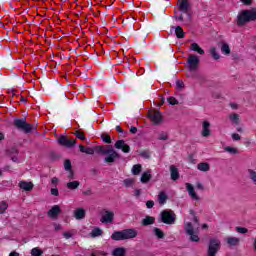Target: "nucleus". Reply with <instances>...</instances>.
Here are the masks:
<instances>
[{
  "label": "nucleus",
  "instance_id": "nucleus-55",
  "mask_svg": "<svg viewBox=\"0 0 256 256\" xmlns=\"http://www.w3.org/2000/svg\"><path fill=\"white\" fill-rule=\"evenodd\" d=\"M68 171H69L68 179H75V174L73 173V170H68Z\"/></svg>",
  "mask_w": 256,
  "mask_h": 256
},
{
  "label": "nucleus",
  "instance_id": "nucleus-32",
  "mask_svg": "<svg viewBox=\"0 0 256 256\" xmlns=\"http://www.w3.org/2000/svg\"><path fill=\"white\" fill-rule=\"evenodd\" d=\"M101 235H103L101 228H94L91 232V237H101Z\"/></svg>",
  "mask_w": 256,
  "mask_h": 256
},
{
  "label": "nucleus",
  "instance_id": "nucleus-63",
  "mask_svg": "<svg viewBox=\"0 0 256 256\" xmlns=\"http://www.w3.org/2000/svg\"><path fill=\"white\" fill-rule=\"evenodd\" d=\"M59 230H61V225H55V231H59Z\"/></svg>",
  "mask_w": 256,
  "mask_h": 256
},
{
  "label": "nucleus",
  "instance_id": "nucleus-1",
  "mask_svg": "<svg viewBox=\"0 0 256 256\" xmlns=\"http://www.w3.org/2000/svg\"><path fill=\"white\" fill-rule=\"evenodd\" d=\"M79 149L81 153H86V155H94L95 151L100 155H107L104 159L105 163H115V159H121V155L115 151L112 145L96 146L95 149H93L80 144Z\"/></svg>",
  "mask_w": 256,
  "mask_h": 256
},
{
  "label": "nucleus",
  "instance_id": "nucleus-20",
  "mask_svg": "<svg viewBox=\"0 0 256 256\" xmlns=\"http://www.w3.org/2000/svg\"><path fill=\"white\" fill-rule=\"evenodd\" d=\"M151 170H147L146 172H144L141 176V183H149L151 181Z\"/></svg>",
  "mask_w": 256,
  "mask_h": 256
},
{
  "label": "nucleus",
  "instance_id": "nucleus-28",
  "mask_svg": "<svg viewBox=\"0 0 256 256\" xmlns=\"http://www.w3.org/2000/svg\"><path fill=\"white\" fill-rule=\"evenodd\" d=\"M198 169L199 171L207 172L209 169H211V166H209V163L207 162H202L198 164Z\"/></svg>",
  "mask_w": 256,
  "mask_h": 256
},
{
  "label": "nucleus",
  "instance_id": "nucleus-8",
  "mask_svg": "<svg viewBox=\"0 0 256 256\" xmlns=\"http://www.w3.org/2000/svg\"><path fill=\"white\" fill-rule=\"evenodd\" d=\"M187 63L189 71H197V68L199 67V57L195 54H190Z\"/></svg>",
  "mask_w": 256,
  "mask_h": 256
},
{
  "label": "nucleus",
  "instance_id": "nucleus-35",
  "mask_svg": "<svg viewBox=\"0 0 256 256\" xmlns=\"http://www.w3.org/2000/svg\"><path fill=\"white\" fill-rule=\"evenodd\" d=\"M222 53L225 55H230L231 54V48H229V44L223 43L221 47Z\"/></svg>",
  "mask_w": 256,
  "mask_h": 256
},
{
  "label": "nucleus",
  "instance_id": "nucleus-46",
  "mask_svg": "<svg viewBox=\"0 0 256 256\" xmlns=\"http://www.w3.org/2000/svg\"><path fill=\"white\" fill-rule=\"evenodd\" d=\"M167 101L170 105H179V101H177L175 97H169Z\"/></svg>",
  "mask_w": 256,
  "mask_h": 256
},
{
  "label": "nucleus",
  "instance_id": "nucleus-16",
  "mask_svg": "<svg viewBox=\"0 0 256 256\" xmlns=\"http://www.w3.org/2000/svg\"><path fill=\"white\" fill-rule=\"evenodd\" d=\"M170 174L172 181H177V179H179V169H177L175 165L170 166Z\"/></svg>",
  "mask_w": 256,
  "mask_h": 256
},
{
  "label": "nucleus",
  "instance_id": "nucleus-33",
  "mask_svg": "<svg viewBox=\"0 0 256 256\" xmlns=\"http://www.w3.org/2000/svg\"><path fill=\"white\" fill-rule=\"evenodd\" d=\"M101 139L102 141H104V143H107L108 145H111L112 143L111 136L107 133L101 134Z\"/></svg>",
  "mask_w": 256,
  "mask_h": 256
},
{
  "label": "nucleus",
  "instance_id": "nucleus-39",
  "mask_svg": "<svg viewBox=\"0 0 256 256\" xmlns=\"http://www.w3.org/2000/svg\"><path fill=\"white\" fill-rule=\"evenodd\" d=\"M125 187H133L135 185V179L133 178H127L123 181Z\"/></svg>",
  "mask_w": 256,
  "mask_h": 256
},
{
  "label": "nucleus",
  "instance_id": "nucleus-52",
  "mask_svg": "<svg viewBox=\"0 0 256 256\" xmlns=\"http://www.w3.org/2000/svg\"><path fill=\"white\" fill-rule=\"evenodd\" d=\"M63 236L65 237V239H71V237H73V234L71 232H64Z\"/></svg>",
  "mask_w": 256,
  "mask_h": 256
},
{
  "label": "nucleus",
  "instance_id": "nucleus-56",
  "mask_svg": "<svg viewBox=\"0 0 256 256\" xmlns=\"http://www.w3.org/2000/svg\"><path fill=\"white\" fill-rule=\"evenodd\" d=\"M130 133H132V135H135V133H137V127L132 126V127L130 128Z\"/></svg>",
  "mask_w": 256,
  "mask_h": 256
},
{
  "label": "nucleus",
  "instance_id": "nucleus-25",
  "mask_svg": "<svg viewBox=\"0 0 256 256\" xmlns=\"http://www.w3.org/2000/svg\"><path fill=\"white\" fill-rule=\"evenodd\" d=\"M184 229L187 235H192L195 232V229L193 228V224L191 222L186 223Z\"/></svg>",
  "mask_w": 256,
  "mask_h": 256
},
{
  "label": "nucleus",
  "instance_id": "nucleus-12",
  "mask_svg": "<svg viewBox=\"0 0 256 256\" xmlns=\"http://www.w3.org/2000/svg\"><path fill=\"white\" fill-rule=\"evenodd\" d=\"M61 213V207L59 205H54L49 211H48V217L51 219H57Z\"/></svg>",
  "mask_w": 256,
  "mask_h": 256
},
{
  "label": "nucleus",
  "instance_id": "nucleus-9",
  "mask_svg": "<svg viewBox=\"0 0 256 256\" xmlns=\"http://www.w3.org/2000/svg\"><path fill=\"white\" fill-rule=\"evenodd\" d=\"M178 9L187 15L188 21H191V14L189 13V0H181Z\"/></svg>",
  "mask_w": 256,
  "mask_h": 256
},
{
  "label": "nucleus",
  "instance_id": "nucleus-60",
  "mask_svg": "<svg viewBox=\"0 0 256 256\" xmlns=\"http://www.w3.org/2000/svg\"><path fill=\"white\" fill-rule=\"evenodd\" d=\"M135 195H136V197H139L141 195V190L140 189H136L135 190Z\"/></svg>",
  "mask_w": 256,
  "mask_h": 256
},
{
  "label": "nucleus",
  "instance_id": "nucleus-54",
  "mask_svg": "<svg viewBox=\"0 0 256 256\" xmlns=\"http://www.w3.org/2000/svg\"><path fill=\"white\" fill-rule=\"evenodd\" d=\"M51 183H52V185H58V184H59V178L53 177V178L51 179Z\"/></svg>",
  "mask_w": 256,
  "mask_h": 256
},
{
  "label": "nucleus",
  "instance_id": "nucleus-59",
  "mask_svg": "<svg viewBox=\"0 0 256 256\" xmlns=\"http://www.w3.org/2000/svg\"><path fill=\"white\" fill-rule=\"evenodd\" d=\"M8 153H15L17 155V150L15 148H11L10 150H8Z\"/></svg>",
  "mask_w": 256,
  "mask_h": 256
},
{
  "label": "nucleus",
  "instance_id": "nucleus-17",
  "mask_svg": "<svg viewBox=\"0 0 256 256\" xmlns=\"http://www.w3.org/2000/svg\"><path fill=\"white\" fill-rule=\"evenodd\" d=\"M85 215H86V212H85V209L83 208H77L74 211L75 219H78V220L85 219Z\"/></svg>",
  "mask_w": 256,
  "mask_h": 256
},
{
  "label": "nucleus",
  "instance_id": "nucleus-43",
  "mask_svg": "<svg viewBox=\"0 0 256 256\" xmlns=\"http://www.w3.org/2000/svg\"><path fill=\"white\" fill-rule=\"evenodd\" d=\"M64 168L66 171H72L73 170V166L71 165V160L67 159L64 162Z\"/></svg>",
  "mask_w": 256,
  "mask_h": 256
},
{
  "label": "nucleus",
  "instance_id": "nucleus-57",
  "mask_svg": "<svg viewBox=\"0 0 256 256\" xmlns=\"http://www.w3.org/2000/svg\"><path fill=\"white\" fill-rule=\"evenodd\" d=\"M244 5H251L252 1L251 0H241Z\"/></svg>",
  "mask_w": 256,
  "mask_h": 256
},
{
  "label": "nucleus",
  "instance_id": "nucleus-4",
  "mask_svg": "<svg viewBox=\"0 0 256 256\" xmlns=\"http://www.w3.org/2000/svg\"><path fill=\"white\" fill-rule=\"evenodd\" d=\"M221 249V241L217 238H211L208 243L207 256H216Z\"/></svg>",
  "mask_w": 256,
  "mask_h": 256
},
{
  "label": "nucleus",
  "instance_id": "nucleus-42",
  "mask_svg": "<svg viewBox=\"0 0 256 256\" xmlns=\"http://www.w3.org/2000/svg\"><path fill=\"white\" fill-rule=\"evenodd\" d=\"M229 119L236 123V125H239V114H230Z\"/></svg>",
  "mask_w": 256,
  "mask_h": 256
},
{
  "label": "nucleus",
  "instance_id": "nucleus-45",
  "mask_svg": "<svg viewBox=\"0 0 256 256\" xmlns=\"http://www.w3.org/2000/svg\"><path fill=\"white\" fill-rule=\"evenodd\" d=\"M158 139L159 141H167V139H169V134H167V132H162L159 134Z\"/></svg>",
  "mask_w": 256,
  "mask_h": 256
},
{
  "label": "nucleus",
  "instance_id": "nucleus-14",
  "mask_svg": "<svg viewBox=\"0 0 256 256\" xmlns=\"http://www.w3.org/2000/svg\"><path fill=\"white\" fill-rule=\"evenodd\" d=\"M186 189L190 197H192V199L199 201V196H197V193L195 192V188L193 187V185H191L190 183H186Z\"/></svg>",
  "mask_w": 256,
  "mask_h": 256
},
{
  "label": "nucleus",
  "instance_id": "nucleus-48",
  "mask_svg": "<svg viewBox=\"0 0 256 256\" xmlns=\"http://www.w3.org/2000/svg\"><path fill=\"white\" fill-rule=\"evenodd\" d=\"M154 206H155V202L153 200H148L146 202L147 209H153Z\"/></svg>",
  "mask_w": 256,
  "mask_h": 256
},
{
  "label": "nucleus",
  "instance_id": "nucleus-26",
  "mask_svg": "<svg viewBox=\"0 0 256 256\" xmlns=\"http://www.w3.org/2000/svg\"><path fill=\"white\" fill-rule=\"evenodd\" d=\"M20 131H24L25 133H31L33 131V124L24 123V125L20 128Z\"/></svg>",
  "mask_w": 256,
  "mask_h": 256
},
{
  "label": "nucleus",
  "instance_id": "nucleus-50",
  "mask_svg": "<svg viewBox=\"0 0 256 256\" xmlns=\"http://www.w3.org/2000/svg\"><path fill=\"white\" fill-rule=\"evenodd\" d=\"M50 191H51V195H54V197H59V189L52 188Z\"/></svg>",
  "mask_w": 256,
  "mask_h": 256
},
{
  "label": "nucleus",
  "instance_id": "nucleus-6",
  "mask_svg": "<svg viewBox=\"0 0 256 256\" xmlns=\"http://www.w3.org/2000/svg\"><path fill=\"white\" fill-rule=\"evenodd\" d=\"M148 117L154 125H159L163 122V115L157 110H149Z\"/></svg>",
  "mask_w": 256,
  "mask_h": 256
},
{
  "label": "nucleus",
  "instance_id": "nucleus-7",
  "mask_svg": "<svg viewBox=\"0 0 256 256\" xmlns=\"http://www.w3.org/2000/svg\"><path fill=\"white\" fill-rule=\"evenodd\" d=\"M59 145H62V147H67L68 149H71V147H75L77 144V140L71 139L67 136H60L58 138Z\"/></svg>",
  "mask_w": 256,
  "mask_h": 256
},
{
  "label": "nucleus",
  "instance_id": "nucleus-29",
  "mask_svg": "<svg viewBox=\"0 0 256 256\" xmlns=\"http://www.w3.org/2000/svg\"><path fill=\"white\" fill-rule=\"evenodd\" d=\"M153 233L158 239H163L165 237V233L160 228H154Z\"/></svg>",
  "mask_w": 256,
  "mask_h": 256
},
{
  "label": "nucleus",
  "instance_id": "nucleus-61",
  "mask_svg": "<svg viewBox=\"0 0 256 256\" xmlns=\"http://www.w3.org/2000/svg\"><path fill=\"white\" fill-rule=\"evenodd\" d=\"M197 189H200L201 191H203V189H204L203 184L198 183L197 184Z\"/></svg>",
  "mask_w": 256,
  "mask_h": 256
},
{
  "label": "nucleus",
  "instance_id": "nucleus-27",
  "mask_svg": "<svg viewBox=\"0 0 256 256\" xmlns=\"http://www.w3.org/2000/svg\"><path fill=\"white\" fill-rule=\"evenodd\" d=\"M26 122H27V119H25V118H22V119H15V120H14V126H15L17 129H20L22 126L25 125Z\"/></svg>",
  "mask_w": 256,
  "mask_h": 256
},
{
  "label": "nucleus",
  "instance_id": "nucleus-18",
  "mask_svg": "<svg viewBox=\"0 0 256 256\" xmlns=\"http://www.w3.org/2000/svg\"><path fill=\"white\" fill-rule=\"evenodd\" d=\"M190 49H191V51H195L199 55H205V50H203V48H200L199 44H197V43H192L190 45Z\"/></svg>",
  "mask_w": 256,
  "mask_h": 256
},
{
  "label": "nucleus",
  "instance_id": "nucleus-19",
  "mask_svg": "<svg viewBox=\"0 0 256 256\" xmlns=\"http://www.w3.org/2000/svg\"><path fill=\"white\" fill-rule=\"evenodd\" d=\"M167 199H169V196L164 191H161L158 195V203L160 205H165L167 203Z\"/></svg>",
  "mask_w": 256,
  "mask_h": 256
},
{
  "label": "nucleus",
  "instance_id": "nucleus-36",
  "mask_svg": "<svg viewBox=\"0 0 256 256\" xmlns=\"http://www.w3.org/2000/svg\"><path fill=\"white\" fill-rule=\"evenodd\" d=\"M190 236V241L192 243H199L201 241V238H199V235H197L195 232H192V234H188Z\"/></svg>",
  "mask_w": 256,
  "mask_h": 256
},
{
  "label": "nucleus",
  "instance_id": "nucleus-62",
  "mask_svg": "<svg viewBox=\"0 0 256 256\" xmlns=\"http://www.w3.org/2000/svg\"><path fill=\"white\" fill-rule=\"evenodd\" d=\"M9 256H19V253L13 251V252H11V253L9 254Z\"/></svg>",
  "mask_w": 256,
  "mask_h": 256
},
{
  "label": "nucleus",
  "instance_id": "nucleus-11",
  "mask_svg": "<svg viewBox=\"0 0 256 256\" xmlns=\"http://www.w3.org/2000/svg\"><path fill=\"white\" fill-rule=\"evenodd\" d=\"M115 149H121L123 153H129L131 147L128 144H125V140H118L114 145Z\"/></svg>",
  "mask_w": 256,
  "mask_h": 256
},
{
  "label": "nucleus",
  "instance_id": "nucleus-10",
  "mask_svg": "<svg viewBox=\"0 0 256 256\" xmlns=\"http://www.w3.org/2000/svg\"><path fill=\"white\" fill-rule=\"evenodd\" d=\"M113 219H115V213H113L109 210H105L100 221H101V223H113Z\"/></svg>",
  "mask_w": 256,
  "mask_h": 256
},
{
  "label": "nucleus",
  "instance_id": "nucleus-13",
  "mask_svg": "<svg viewBox=\"0 0 256 256\" xmlns=\"http://www.w3.org/2000/svg\"><path fill=\"white\" fill-rule=\"evenodd\" d=\"M211 123L204 121L202 124V137H209L211 135Z\"/></svg>",
  "mask_w": 256,
  "mask_h": 256
},
{
  "label": "nucleus",
  "instance_id": "nucleus-21",
  "mask_svg": "<svg viewBox=\"0 0 256 256\" xmlns=\"http://www.w3.org/2000/svg\"><path fill=\"white\" fill-rule=\"evenodd\" d=\"M155 223V217L153 216H146L143 220H142V225L144 227H147L149 225H153Z\"/></svg>",
  "mask_w": 256,
  "mask_h": 256
},
{
  "label": "nucleus",
  "instance_id": "nucleus-22",
  "mask_svg": "<svg viewBox=\"0 0 256 256\" xmlns=\"http://www.w3.org/2000/svg\"><path fill=\"white\" fill-rule=\"evenodd\" d=\"M240 239L237 237H228L226 238V242L230 245V247H236L240 243Z\"/></svg>",
  "mask_w": 256,
  "mask_h": 256
},
{
  "label": "nucleus",
  "instance_id": "nucleus-41",
  "mask_svg": "<svg viewBox=\"0 0 256 256\" xmlns=\"http://www.w3.org/2000/svg\"><path fill=\"white\" fill-rule=\"evenodd\" d=\"M31 255L32 256H42L43 255V251L39 248H33L31 250Z\"/></svg>",
  "mask_w": 256,
  "mask_h": 256
},
{
  "label": "nucleus",
  "instance_id": "nucleus-30",
  "mask_svg": "<svg viewBox=\"0 0 256 256\" xmlns=\"http://www.w3.org/2000/svg\"><path fill=\"white\" fill-rule=\"evenodd\" d=\"M73 135H75L77 139H80V141H85V139H87V137H85V133L81 130H77L76 132L73 133Z\"/></svg>",
  "mask_w": 256,
  "mask_h": 256
},
{
  "label": "nucleus",
  "instance_id": "nucleus-64",
  "mask_svg": "<svg viewBox=\"0 0 256 256\" xmlns=\"http://www.w3.org/2000/svg\"><path fill=\"white\" fill-rule=\"evenodd\" d=\"M177 19L178 21H183V14H181Z\"/></svg>",
  "mask_w": 256,
  "mask_h": 256
},
{
  "label": "nucleus",
  "instance_id": "nucleus-23",
  "mask_svg": "<svg viewBox=\"0 0 256 256\" xmlns=\"http://www.w3.org/2000/svg\"><path fill=\"white\" fill-rule=\"evenodd\" d=\"M79 185H81V182L72 181V182H68L66 184V187H67V189H70V191H74L75 189H79Z\"/></svg>",
  "mask_w": 256,
  "mask_h": 256
},
{
  "label": "nucleus",
  "instance_id": "nucleus-53",
  "mask_svg": "<svg viewBox=\"0 0 256 256\" xmlns=\"http://www.w3.org/2000/svg\"><path fill=\"white\" fill-rule=\"evenodd\" d=\"M83 195H86L87 197H91V195H93V191L91 189H88L83 192Z\"/></svg>",
  "mask_w": 256,
  "mask_h": 256
},
{
  "label": "nucleus",
  "instance_id": "nucleus-38",
  "mask_svg": "<svg viewBox=\"0 0 256 256\" xmlns=\"http://www.w3.org/2000/svg\"><path fill=\"white\" fill-rule=\"evenodd\" d=\"M210 53H211L213 59H215L216 61L219 60L220 57H221V56L219 55V53H217V48H216V47L210 48Z\"/></svg>",
  "mask_w": 256,
  "mask_h": 256
},
{
  "label": "nucleus",
  "instance_id": "nucleus-3",
  "mask_svg": "<svg viewBox=\"0 0 256 256\" xmlns=\"http://www.w3.org/2000/svg\"><path fill=\"white\" fill-rule=\"evenodd\" d=\"M250 21H256V10H243L237 16V23L238 27H243L250 23Z\"/></svg>",
  "mask_w": 256,
  "mask_h": 256
},
{
  "label": "nucleus",
  "instance_id": "nucleus-58",
  "mask_svg": "<svg viewBox=\"0 0 256 256\" xmlns=\"http://www.w3.org/2000/svg\"><path fill=\"white\" fill-rule=\"evenodd\" d=\"M116 131L118 133H123V128H121V126H116Z\"/></svg>",
  "mask_w": 256,
  "mask_h": 256
},
{
  "label": "nucleus",
  "instance_id": "nucleus-34",
  "mask_svg": "<svg viewBox=\"0 0 256 256\" xmlns=\"http://www.w3.org/2000/svg\"><path fill=\"white\" fill-rule=\"evenodd\" d=\"M224 151H227V153H231V155H238L239 153V150L237 148L231 146L225 147Z\"/></svg>",
  "mask_w": 256,
  "mask_h": 256
},
{
  "label": "nucleus",
  "instance_id": "nucleus-2",
  "mask_svg": "<svg viewBox=\"0 0 256 256\" xmlns=\"http://www.w3.org/2000/svg\"><path fill=\"white\" fill-rule=\"evenodd\" d=\"M137 230L130 228L124 229L122 231H114L111 235L113 241H125L127 239H135L137 237Z\"/></svg>",
  "mask_w": 256,
  "mask_h": 256
},
{
  "label": "nucleus",
  "instance_id": "nucleus-31",
  "mask_svg": "<svg viewBox=\"0 0 256 256\" xmlns=\"http://www.w3.org/2000/svg\"><path fill=\"white\" fill-rule=\"evenodd\" d=\"M248 175H249V179H251L254 185H256V171L253 169H248Z\"/></svg>",
  "mask_w": 256,
  "mask_h": 256
},
{
  "label": "nucleus",
  "instance_id": "nucleus-47",
  "mask_svg": "<svg viewBox=\"0 0 256 256\" xmlns=\"http://www.w3.org/2000/svg\"><path fill=\"white\" fill-rule=\"evenodd\" d=\"M236 231L237 233H242V234H245L247 233L249 230L245 227H236Z\"/></svg>",
  "mask_w": 256,
  "mask_h": 256
},
{
  "label": "nucleus",
  "instance_id": "nucleus-40",
  "mask_svg": "<svg viewBox=\"0 0 256 256\" xmlns=\"http://www.w3.org/2000/svg\"><path fill=\"white\" fill-rule=\"evenodd\" d=\"M9 205L7 204V202L2 201L0 203V214L3 215V213H5V211H7Z\"/></svg>",
  "mask_w": 256,
  "mask_h": 256
},
{
  "label": "nucleus",
  "instance_id": "nucleus-5",
  "mask_svg": "<svg viewBox=\"0 0 256 256\" xmlns=\"http://www.w3.org/2000/svg\"><path fill=\"white\" fill-rule=\"evenodd\" d=\"M175 219H177V215L173 210H163L161 212V221L166 225H173L175 224Z\"/></svg>",
  "mask_w": 256,
  "mask_h": 256
},
{
  "label": "nucleus",
  "instance_id": "nucleus-15",
  "mask_svg": "<svg viewBox=\"0 0 256 256\" xmlns=\"http://www.w3.org/2000/svg\"><path fill=\"white\" fill-rule=\"evenodd\" d=\"M20 189H23L24 191H33V182H27V181H21L19 183Z\"/></svg>",
  "mask_w": 256,
  "mask_h": 256
},
{
  "label": "nucleus",
  "instance_id": "nucleus-51",
  "mask_svg": "<svg viewBox=\"0 0 256 256\" xmlns=\"http://www.w3.org/2000/svg\"><path fill=\"white\" fill-rule=\"evenodd\" d=\"M233 141H241V136L237 133L232 134Z\"/></svg>",
  "mask_w": 256,
  "mask_h": 256
},
{
  "label": "nucleus",
  "instance_id": "nucleus-37",
  "mask_svg": "<svg viewBox=\"0 0 256 256\" xmlns=\"http://www.w3.org/2000/svg\"><path fill=\"white\" fill-rule=\"evenodd\" d=\"M141 169H142L141 164H135V165L132 167V173H133V175H139V174L141 173Z\"/></svg>",
  "mask_w": 256,
  "mask_h": 256
},
{
  "label": "nucleus",
  "instance_id": "nucleus-49",
  "mask_svg": "<svg viewBox=\"0 0 256 256\" xmlns=\"http://www.w3.org/2000/svg\"><path fill=\"white\" fill-rule=\"evenodd\" d=\"M176 87H177L178 89H183V88L185 87V83H184L183 81H181V80H178V81L176 82Z\"/></svg>",
  "mask_w": 256,
  "mask_h": 256
},
{
  "label": "nucleus",
  "instance_id": "nucleus-24",
  "mask_svg": "<svg viewBox=\"0 0 256 256\" xmlns=\"http://www.w3.org/2000/svg\"><path fill=\"white\" fill-rule=\"evenodd\" d=\"M175 34L177 39H183V37H185V32L183 31V28L181 26L176 27Z\"/></svg>",
  "mask_w": 256,
  "mask_h": 256
},
{
  "label": "nucleus",
  "instance_id": "nucleus-44",
  "mask_svg": "<svg viewBox=\"0 0 256 256\" xmlns=\"http://www.w3.org/2000/svg\"><path fill=\"white\" fill-rule=\"evenodd\" d=\"M91 256H107V253L101 250H94L92 251Z\"/></svg>",
  "mask_w": 256,
  "mask_h": 256
}]
</instances>
